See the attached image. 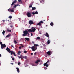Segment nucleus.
<instances>
[{"label":"nucleus","instance_id":"nucleus-1","mask_svg":"<svg viewBox=\"0 0 74 74\" xmlns=\"http://www.w3.org/2000/svg\"><path fill=\"white\" fill-rule=\"evenodd\" d=\"M6 51H7L8 52H9V53H11L10 54L12 55V54H13V55H14L15 56H16L15 53L14 52V51H11L10 50V49L9 48L7 47V48L6 49Z\"/></svg>","mask_w":74,"mask_h":74},{"label":"nucleus","instance_id":"nucleus-2","mask_svg":"<svg viewBox=\"0 0 74 74\" xmlns=\"http://www.w3.org/2000/svg\"><path fill=\"white\" fill-rule=\"evenodd\" d=\"M26 15L28 18H30L32 16V13L29 12H28L27 13Z\"/></svg>","mask_w":74,"mask_h":74},{"label":"nucleus","instance_id":"nucleus-3","mask_svg":"<svg viewBox=\"0 0 74 74\" xmlns=\"http://www.w3.org/2000/svg\"><path fill=\"white\" fill-rule=\"evenodd\" d=\"M28 31H27V30H25L23 31V33L24 34H23L22 36L23 37H25V36H27V32Z\"/></svg>","mask_w":74,"mask_h":74},{"label":"nucleus","instance_id":"nucleus-4","mask_svg":"<svg viewBox=\"0 0 74 74\" xmlns=\"http://www.w3.org/2000/svg\"><path fill=\"white\" fill-rule=\"evenodd\" d=\"M29 48H31V47H29ZM32 49L33 51H35V50H36L37 49V47L36 48H35V47H34V46H32V47L31 48Z\"/></svg>","mask_w":74,"mask_h":74},{"label":"nucleus","instance_id":"nucleus-5","mask_svg":"<svg viewBox=\"0 0 74 74\" xmlns=\"http://www.w3.org/2000/svg\"><path fill=\"white\" fill-rule=\"evenodd\" d=\"M29 23L30 25H33V24H34V23L32 20H31L29 21Z\"/></svg>","mask_w":74,"mask_h":74},{"label":"nucleus","instance_id":"nucleus-6","mask_svg":"<svg viewBox=\"0 0 74 74\" xmlns=\"http://www.w3.org/2000/svg\"><path fill=\"white\" fill-rule=\"evenodd\" d=\"M8 11H9V12H14V10L12 9H8Z\"/></svg>","mask_w":74,"mask_h":74},{"label":"nucleus","instance_id":"nucleus-7","mask_svg":"<svg viewBox=\"0 0 74 74\" xmlns=\"http://www.w3.org/2000/svg\"><path fill=\"white\" fill-rule=\"evenodd\" d=\"M6 47V45H5V44L2 45H1V47L2 49H3L4 48H5Z\"/></svg>","mask_w":74,"mask_h":74},{"label":"nucleus","instance_id":"nucleus-8","mask_svg":"<svg viewBox=\"0 0 74 74\" xmlns=\"http://www.w3.org/2000/svg\"><path fill=\"white\" fill-rule=\"evenodd\" d=\"M44 21H40L39 23H38V24H37V25H39V26H41V23H43L44 22H42Z\"/></svg>","mask_w":74,"mask_h":74},{"label":"nucleus","instance_id":"nucleus-9","mask_svg":"<svg viewBox=\"0 0 74 74\" xmlns=\"http://www.w3.org/2000/svg\"><path fill=\"white\" fill-rule=\"evenodd\" d=\"M31 29H32V32H35V31H36V28H35V27H32Z\"/></svg>","mask_w":74,"mask_h":74},{"label":"nucleus","instance_id":"nucleus-10","mask_svg":"<svg viewBox=\"0 0 74 74\" xmlns=\"http://www.w3.org/2000/svg\"><path fill=\"white\" fill-rule=\"evenodd\" d=\"M40 62V60H37L35 62V63H36V64H38V63Z\"/></svg>","mask_w":74,"mask_h":74},{"label":"nucleus","instance_id":"nucleus-11","mask_svg":"<svg viewBox=\"0 0 74 74\" xmlns=\"http://www.w3.org/2000/svg\"><path fill=\"white\" fill-rule=\"evenodd\" d=\"M16 2H17L16 1H13V2L12 3V4H11V7H12V6H13V5H14V4H15V3H16Z\"/></svg>","mask_w":74,"mask_h":74},{"label":"nucleus","instance_id":"nucleus-12","mask_svg":"<svg viewBox=\"0 0 74 74\" xmlns=\"http://www.w3.org/2000/svg\"><path fill=\"white\" fill-rule=\"evenodd\" d=\"M48 62H49V60H48L46 63H45L44 64V66H46V64H47V63H48Z\"/></svg>","mask_w":74,"mask_h":74},{"label":"nucleus","instance_id":"nucleus-13","mask_svg":"<svg viewBox=\"0 0 74 74\" xmlns=\"http://www.w3.org/2000/svg\"><path fill=\"white\" fill-rule=\"evenodd\" d=\"M51 51H48L47 52V55H48L49 56V55H51Z\"/></svg>","mask_w":74,"mask_h":74},{"label":"nucleus","instance_id":"nucleus-14","mask_svg":"<svg viewBox=\"0 0 74 74\" xmlns=\"http://www.w3.org/2000/svg\"><path fill=\"white\" fill-rule=\"evenodd\" d=\"M45 36H46L47 37L49 38V34H48V33L47 32H46V34H45Z\"/></svg>","mask_w":74,"mask_h":74},{"label":"nucleus","instance_id":"nucleus-15","mask_svg":"<svg viewBox=\"0 0 74 74\" xmlns=\"http://www.w3.org/2000/svg\"><path fill=\"white\" fill-rule=\"evenodd\" d=\"M16 69H17V71L18 72V73H19L20 72V71H19V68H16Z\"/></svg>","mask_w":74,"mask_h":74},{"label":"nucleus","instance_id":"nucleus-16","mask_svg":"<svg viewBox=\"0 0 74 74\" xmlns=\"http://www.w3.org/2000/svg\"><path fill=\"white\" fill-rule=\"evenodd\" d=\"M25 38L27 41H29V40H30V38Z\"/></svg>","mask_w":74,"mask_h":74},{"label":"nucleus","instance_id":"nucleus-17","mask_svg":"<svg viewBox=\"0 0 74 74\" xmlns=\"http://www.w3.org/2000/svg\"><path fill=\"white\" fill-rule=\"evenodd\" d=\"M50 25L51 26H53V25L54 24H53V22H51L50 24Z\"/></svg>","mask_w":74,"mask_h":74},{"label":"nucleus","instance_id":"nucleus-18","mask_svg":"<svg viewBox=\"0 0 74 74\" xmlns=\"http://www.w3.org/2000/svg\"><path fill=\"white\" fill-rule=\"evenodd\" d=\"M36 8L35 7H32V10H36Z\"/></svg>","mask_w":74,"mask_h":74},{"label":"nucleus","instance_id":"nucleus-19","mask_svg":"<svg viewBox=\"0 0 74 74\" xmlns=\"http://www.w3.org/2000/svg\"><path fill=\"white\" fill-rule=\"evenodd\" d=\"M27 32H32V30L31 29H29Z\"/></svg>","mask_w":74,"mask_h":74},{"label":"nucleus","instance_id":"nucleus-20","mask_svg":"<svg viewBox=\"0 0 74 74\" xmlns=\"http://www.w3.org/2000/svg\"><path fill=\"white\" fill-rule=\"evenodd\" d=\"M11 36V35L9 34L8 35H7L6 36V37H10Z\"/></svg>","mask_w":74,"mask_h":74},{"label":"nucleus","instance_id":"nucleus-21","mask_svg":"<svg viewBox=\"0 0 74 74\" xmlns=\"http://www.w3.org/2000/svg\"><path fill=\"white\" fill-rule=\"evenodd\" d=\"M17 6H18V4H16L14 6V8H16Z\"/></svg>","mask_w":74,"mask_h":74},{"label":"nucleus","instance_id":"nucleus-22","mask_svg":"<svg viewBox=\"0 0 74 74\" xmlns=\"http://www.w3.org/2000/svg\"><path fill=\"white\" fill-rule=\"evenodd\" d=\"M20 53H21V51H18V53H17L18 55H20Z\"/></svg>","mask_w":74,"mask_h":74},{"label":"nucleus","instance_id":"nucleus-23","mask_svg":"<svg viewBox=\"0 0 74 74\" xmlns=\"http://www.w3.org/2000/svg\"><path fill=\"white\" fill-rule=\"evenodd\" d=\"M47 44H50V40H48L47 41Z\"/></svg>","mask_w":74,"mask_h":74},{"label":"nucleus","instance_id":"nucleus-24","mask_svg":"<svg viewBox=\"0 0 74 74\" xmlns=\"http://www.w3.org/2000/svg\"><path fill=\"white\" fill-rule=\"evenodd\" d=\"M32 5H33L32 4H30V5L29 6V8H30L31 7H32Z\"/></svg>","mask_w":74,"mask_h":74},{"label":"nucleus","instance_id":"nucleus-25","mask_svg":"<svg viewBox=\"0 0 74 74\" xmlns=\"http://www.w3.org/2000/svg\"><path fill=\"white\" fill-rule=\"evenodd\" d=\"M34 47H35V46L37 47V46H38V45H36V44H34Z\"/></svg>","mask_w":74,"mask_h":74},{"label":"nucleus","instance_id":"nucleus-26","mask_svg":"<svg viewBox=\"0 0 74 74\" xmlns=\"http://www.w3.org/2000/svg\"><path fill=\"white\" fill-rule=\"evenodd\" d=\"M5 31H3L2 32V34H3V35H4V33H5Z\"/></svg>","mask_w":74,"mask_h":74},{"label":"nucleus","instance_id":"nucleus-27","mask_svg":"<svg viewBox=\"0 0 74 74\" xmlns=\"http://www.w3.org/2000/svg\"><path fill=\"white\" fill-rule=\"evenodd\" d=\"M36 39H38V40H40V37L38 36L36 38Z\"/></svg>","mask_w":74,"mask_h":74},{"label":"nucleus","instance_id":"nucleus-28","mask_svg":"<svg viewBox=\"0 0 74 74\" xmlns=\"http://www.w3.org/2000/svg\"><path fill=\"white\" fill-rule=\"evenodd\" d=\"M38 12L37 11H36L35 12V14H38Z\"/></svg>","mask_w":74,"mask_h":74},{"label":"nucleus","instance_id":"nucleus-29","mask_svg":"<svg viewBox=\"0 0 74 74\" xmlns=\"http://www.w3.org/2000/svg\"><path fill=\"white\" fill-rule=\"evenodd\" d=\"M7 32H11V30H9V29H7Z\"/></svg>","mask_w":74,"mask_h":74},{"label":"nucleus","instance_id":"nucleus-30","mask_svg":"<svg viewBox=\"0 0 74 74\" xmlns=\"http://www.w3.org/2000/svg\"><path fill=\"white\" fill-rule=\"evenodd\" d=\"M14 43L15 44H17V42L16 40L14 41Z\"/></svg>","mask_w":74,"mask_h":74},{"label":"nucleus","instance_id":"nucleus-31","mask_svg":"<svg viewBox=\"0 0 74 74\" xmlns=\"http://www.w3.org/2000/svg\"><path fill=\"white\" fill-rule=\"evenodd\" d=\"M11 58H12V60H15V58H12V56H11Z\"/></svg>","mask_w":74,"mask_h":74},{"label":"nucleus","instance_id":"nucleus-32","mask_svg":"<svg viewBox=\"0 0 74 74\" xmlns=\"http://www.w3.org/2000/svg\"><path fill=\"white\" fill-rule=\"evenodd\" d=\"M9 19H11V18H12V16H9Z\"/></svg>","mask_w":74,"mask_h":74},{"label":"nucleus","instance_id":"nucleus-33","mask_svg":"<svg viewBox=\"0 0 74 74\" xmlns=\"http://www.w3.org/2000/svg\"><path fill=\"white\" fill-rule=\"evenodd\" d=\"M20 45H21V46H22V48H23V47H24V46L22 44H21Z\"/></svg>","mask_w":74,"mask_h":74},{"label":"nucleus","instance_id":"nucleus-34","mask_svg":"<svg viewBox=\"0 0 74 74\" xmlns=\"http://www.w3.org/2000/svg\"><path fill=\"white\" fill-rule=\"evenodd\" d=\"M24 53H27V51H26L24 50Z\"/></svg>","mask_w":74,"mask_h":74},{"label":"nucleus","instance_id":"nucleus-35","mask_svg":"<svg viewBox=\"0 0 74 74\" xmlns=\"http://www.w3.org/2000/svg\"><path fill=\"white\" fill-rule=\"evenodd\" d=\"M24 58L25 59H27V56H25L24 57H23V58Z\"/></svg>","mask_w":74,"mask_h":74},{"label":"nucleus","instance_id":"nucleus-36","mask_svg":"<svg viewBox=\"0 0 74 74\" xmlns=\"http://www.w3.org/2000/svg\"><path fill=\"white\" fill-rule=\"evenodd\" d=\"M22 56H21L20 57L19 56H18V57L19 58H22Z\"/></svg>","mask_w":74,"mask_h":74},{"label":"nucleus","instance_id":"nucleus-37","mask_svg":"<svg viewBox=\"0 0 74 74\" xmlns=\"http://www.w3.org/2000/svg\"><path fill=\"white\" fill-rule=\"evenodd\" d=\"M37 53L36 52L34 53V55H36V54Z\"/></svg>","mask_w":74,"mask_h":74},{"label":"nucleus","instance_id":"nucleus-38","mask_svg":"<svg viewBox=\"0 0 74 74\" xmlns=\"http://www.w3.org/2000/svg\"><path fill=\"white\" fill-rule=\"evenodd\" d=\"M0 44L2 45H3V44L2 43V42H0Z\"/></svg>","mask_w":74,"mask_h":74},{"label":"nucleus","instance_id":"nucleus-39","mask_svg":"<svg viewBox=\"0 0 74 74\" xmlns=\"http://www.w3.org/2000/svg\"><path fill=\"white\" fill-rule=\"evenodd\" d=\"M21 64V63L18 62V65H20Z\"/></svg>","mask_w":74,"mask_h":74},{"label":"nucleus","instance_id":"nucleus-40","mask_svg":"<svg viewBox=\"0 0 74 74\" xmlns=\"http://www.w3.org/2000/svg\"><path fill=\"white\" fill-rule=\"evenodd\" d=\"M44 69L45 70H47V68L45 67H44Z\"/></svg>","mask_w":74,"mask_h":74},{"label":"nucleus","instance_id":"nucleus-41","mask_svg":"<svg viewBox=\"0 0 74 74\" xmlns=\"http://www.w3.org/2000/svg\"><path fill=\"white\" fill-rule=\"evenodd\" d=\"M11 47H13V48H14V46H13V45H11Z\"/></svg>","mask_w":74,"mask_h":74},{"label":"nucleus","instance_id":"nucleus-42","mask_svg":"<svg viewBox=\"0 0 74 74\" xmlns=\"http://www.w3.org/2000/svg\"><path fill=\"white\" fill-rule=\"evenodd\" d=\"M46 67H48V66H49L48 65V64H46Z\"/></svg>","mask_w":74,"mask_h":74},{"label":"nucleus","instance_id":"nucleus-43","mask_svg":"<svg viewBox=\"0 0 74 74\" xmlns=\"http://www.w3.org/2000/svg\"><path fill=\"white\" fill-rule=\"evenodd\" d=\"M22 1V0H18V2H21Z\"/></svg>","mask_w":74,"mask_h":74},{"label":"nucleus","instance_id":"nucleus-44","mask_svg":"<svg viewBox=\"0 0 74 74\" xmlns=\"http://www.w3.org/2000/svg\"><path fill=\"white\" fill-rule=\"evenodd\" d=\"M32 14L33 15H35V13H34V12H32Z\"/></svg>","mask_w":74,"mask_h":74},{"label":"nucleus","instance_id":"nucleus-45","mask_svg":"<svg viewBox=\"0 0 74 74\" xmlns=\"http://www.w3.org/2000/svg\"><path fill=\"white\" fill-rule=\"evenodd\" d=\"M19 49H21V48H22V47L21 46H20L19 47Z\"/></svg>","mask_w":74,"mask_h":74},{"label":"nucleus","instance_id":"nucleus-46","mask_svg":"<svg viewBox=\"0 0 74 74\" xmlns=\"http://www.w3.org/2000/svg\"><path fill=\"white\" fill-rule=\"evenodd\" d=\"M42 63H40L39 64L41 65V64H42V61H41Z\"/></svg>","mask_w":74,"mask_h":74},{"label":"nucleus","instance_id":"nucleus-47","mask_svg":"<svg viewBox=\"0 0 74 74\" xmlns=\"http://www.w3.org/2000/svg\"><path fill=\"white\" fill-rule=\"evenodd\" d=\"M10 27H11V28H12V27H13V26L12 25H11Z\"/></svg>","mask_w":74,"mask_h":74},{"label":"nucleus","instance_id":"nucleus-48","mask_svg":"<svg viewBox=\"0 0 74 74\" xmlns=\"http://www.w3.org/2000/svg\"><path fill=\"white\" fill-rule=\"evenodd\" d=\"M31 36H33V33H31Z\"/></svg>","mask_w":74,"mask_h":74},{"label":"nucleus","instance_id":"nucleus-49","mask_svg":"<svg viewBox=\"0 0 74 74\" xmlns=\"http://www.w3.org/2000/svg\"><path fill=\"white\" fill-rule=\"evenodd\" d=\"M14 7L13 8H12L13 10H14Z\"/></svg>","mask_w":74,"mask_h":74},{"label":"nucleus","instance_id":"nucleus-50","mask_svg":"<svg viewBox=\"0 0 74 74\" xmlns=\"http://www.w3.org/2000/svg\"><path fill=\"white\" fill-rule=\"evenodd\" d=\"M33 53H31V55H33Z\"/></svg>","mask_w":74,"mask_h":74},{"label":"nucleus","instance_id":"nucleus-51","mask_svg":"<svg viewBox=\"0 0 74 74\" xmlns=\"http://www.w3.org/2000/svg\"><path fill=\"white\" fill-rule=\"evenodd\" d=\"M27 34H28V35H29V32H27Z\"/></svg>","mask_w":74,"mask_h":74},{"label":"nucleus","instance_id":"nucleus-52","mask_svg":"<svg viewBox=\"0 0 74 74\" xmlns=\"http://www.w3.org/2000/svg\"><path fill=\"white\" fill-rule=\"evenodd\" d=\"M11 64H12V65H13V64H14L13 63H11Z\"/></svg>","mask_w":74,"mask_h":74},{"label":"nucleus","instance_id":"nucleus-53","mask_svg":"<svg viewBox=\"0 0 74 74\" xmlns=\"http://www.w3.org/2000/svg\"><path fill=\"white\" fill-rule=\"evenodd\" d=\"M3 22H5V20H3Z\"/></svg>","mask_w":74,"mask_h":74},{"label":"nucleus","instance_id":"nucleus-54","mask_svg":"<svg viewBox=\"0 0 74 74\" xmlns=\"http://www.w3.org/2000/svg\"><path fill=\"white\" fill-rule=\"evenodd\" d=\"M1 54H0V57H1Z\"/></svg>","mask_w":74,"mask_h":74},{"label":"nucleus","instance_id":"nucleus-55","mask_svg":"<svg viewBox=\"0 0 74 74\" xmlns=\"http://www.w3.org/2000/svg\"><path fill=\"white\" fill-rule=\"evenodd\" d=\"M32 44H34V41H32Z\"/></svg>","mask_w":74,"mask_h":74},{"label":"nucleus","instance_id":"nucleus-56","mask_svg":"<svg viewBox=\"0 0 74 74\" xmlns=\"http://www.w3.org/2000/svg\"><path fill=\"white\" fill-rule=\"evenodd\" d=\"M22 2H21V4H22Z\"/></svg>","mask_w":74,"mask_h":74},{"label":"nucleus","instance_id":"nucleus-57","mask_svg":"<svg viewBox=\"0 0 74 74\" xmlns=\"http://www.w3.org/2000/svg\"><path fill=\"white\" fill-rule=\"evenodd\" d=\"M18 6H20V5H18Z\"/></svg>","mask_w":74,"mask_h":74},{"label":"nucleus","instance_id":"nucleus-58","mask_svg":"<svg viewBox=\"0 0 74 74\" xmlns=\"http://www.w3.org/2000/svg\"><path fill=\"white\" fill-rule=\"evenodd\" d=\"M8 22L9 21V20H8Z\"/></svg>","mask_w":74,"mask_h":74},{"label":"nucleus","instance_id":"nucleus-59","mask_svg":"<svg viewBox=\"0 0 74 74\" xmlns=\"http://www.w3.org/2000/svg\"><path fill=\"white\" fill-rule=\"evenodd\" d=\"M17 0H14V1H16Z\"/></svg>","mask_w":74,"mask_h":74},{"label":"nucleus","instance_id":"nucleus-60","mask_svg":"<svg viewBox=\"0 0 74 74\" xmlns=\"http://www.w3.org/2000/svg\"><path fill=\"white\" fill-rule=\"evenodd\" d=\"M10 21V22H11V21Z\"/></svg>","mask_w":74,"mask_h":74}]
</instances>
